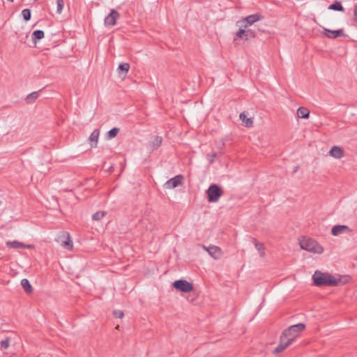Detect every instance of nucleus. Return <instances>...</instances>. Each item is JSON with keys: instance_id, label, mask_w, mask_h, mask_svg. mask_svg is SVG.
<instances>
[{"instance_id": "f257e3e1", "label": "nucleus", "mask_w": 357, "mask_h": 357, "mask_svg": "<svg viewBox=\"0 0 357 357\" xmlns=\"http://www.w3.org/2000/svg\"><path fill=\"white\" fill-rule=\"evenodd\" d=\"M305 328V325L300 323L292 325L288 328L284 330L280 335V343L275 349L273 353L277 354L284 351L292 344L295 339L298 336L299 333L303 331Z\"/></svg>"}, {"instance_id": "f03ea898", "label": "nucleus", "mask_w": 357, "mask_h": 357, "mask_svg": "<svg viewBox=\"0 0 357 357\" xmlns=\"http://www.w3.org/2000/svg\"><path fill=\"white\" fill-rule=\"evenodd\" d=\"M312 280L315 286L335 287L339 284L340 279H336L328 273H323L321 271H315L312 275Z\"/></svg>"}, {"instance_id": "7ed1b4c3", "label": "nucleus", "mask_w": 357, "mask_h": 357, "mask_svg": "<svg viewBox=\"0 0 357 357\" xmlns=\"http://www.w3.org/2000/svg\"><path fill=\"white\" fill-rule=\"evenodd\" d=\"M299 244L301 249L310 252L321 254L324 252V248L315 240L310 238L303 237L300 241Z\"/></svg>"}, {"instance_id": "20e7f679", "label": "nucleus", "mask_w": 357, "mask_h": 357, "mask_svg": "<svg viewBox=\"0 0 357 357\" xmlns=\"http://www.w3.org/2000/svg\"><path fill=\"white\" fill-rule=\"evenodd\" d=\"M206 193L207 195L208 202L214 203L217 202L220 199L222 196L224 191L218 185L213 183L208 187Z\"/></svg>"}, {"instance_id": "39448f33", "label": "nucleus", "mask_w": 357, "mask_h": 357, "mask_svg": "<svg viewBox=\"0 0 357 357\" xmlns=\"http://www.w3.org/2000/svg\"><path fill=\"white\" fill-rule=\"evenodd\" d=\"M263 16L259 13L248 15L236 22V25L240 27L247 29L248 26L252 25L255 22L261 20Z\"/></svg>"}, {"instance_id": "423d86ee", "label": "nucleus", "mask_w": 357, "mask_h": 357, "mask_svg": "<svg viewBox=\"0 0 357 357\" xmlns=\"http://www.w3.org/2000/svg\"><path fill=\"white\" fill-rule=\"evenodd\" d=\"M172 285L176 289L185 293L190 292L193 289L192 284L185 280H175Z\"/></svg>"}, {"instance_id": "0eeeda50", "label": "nucleus", "mask_w": 357, "mask_h": 357, "mask_svg": "<svg viewBox=\"0 0 357 357\" xmlns=\"http://www.w3.org/2000/svg\"><path fill=\"white\" fill-rule=\"evenodd\" d=\"M183 179L184 178L182 175H177L168 180L164 184V188L167 190L174 189L179 185H181L183 183Z\"/></svg>"}, {"instance_id": "6e6552de", "label": "nucleus", "mask_w": 357, "mask_h": 357, "mask_svg": "<svg viewBox=\"0 0 357 357\" xmlns=\"http://www.w3.org/2000/svg\"><path fill=\"white\" fill-rule=\"evenodd\" d=\"M203 249L208 252V253L215 259H218L222 256V252L220 247L216 245H210L206 247L203 245Z\"/></svg>"}, {"instance_id": "1a4fd4ad", "label": "nucleus", "mask_w": 357, "mask_h": 357, "mask_svg": "<svg viewBox=\"0 0 357 357\" xmlns=\"http://www.w3.org/2000/svg\"><path fill=\"white\" fill-rule=\"evenodd\" d=\"M58 241L61 245L68 250L73 248V241L70 239V236L68 233L63 232L62 234L59 237Z\"/></svg>"}, {"instance_id": "9d476101", "label": "nucleus", "mask_w": 357, "mask_h": 357, "mask_svg": "<svg viewBox=\"0 0 357 357\" xmlns=\"http://www.w3.org/2000/svg\"><path fill=\"white\" fill-rule=\"evenodd\" d=\"M119 16V13L116 10L112 9L110 13L107 15L105 18V25L106 26H114Z\"/></svg>"}, {"instance_id": "9b49d317", "label": "nucleus", "mask_w": 357, "mask_h": 357, "mask_svg": "<svg viewBox=\"0 0 357 357\" xmlns=\"http://www.w3.org/2000/svg\"><path fill=\"white\" fill-rule=\"evenodd\" d=\"M6 246L9 248H13V249H31L33 248V245H26L22 242L17 241H7L6 243Z\"/></svg>"}, {"instance_id": "f8f14e48", "label": "nucleus", "mask_w": 357, "mask_h": 357, "mask_svg": "<svg viewBox=\"0 0 357 357\" xmlns=\"http://www.w3.org/2000/svg\"><path fill=\"white\" fill-rule=\"evenodd\" d=\"M324 34L328 38L335 39L337 37L344 36V32L342 29H338V30H330L326 28H324Z\"/></svg>"}, {"instance_id": "ddd939ff", "label": "nucleus", "mask_w": 357, "mask_h": 357, "mask_svg": "<svg viewBox=\"0 0 357 357\" xmlns=\"http://www.w3.org/2000/svg\"><path fill=\"white\" fill-rule=\"evenodd\" d=\"M351 229L347 225H335L331 229V234L333 236H338L344 233H349Z\"/></svg>"}, {"instance_id": "4468645a", "label": "nucleus", "mask_w": 357, "mask_h": 357, "mask_svg": "<svg viewBox=\"0 0 357 357\" xmlns=\"http://www.w3.org/2000/svg\"><path fill=\"white\" fill-rule=\"evenodd\" d=\"M329 154L335 158L340 159L344 156V151L340 146H334L331 149Z\"/></svg>"}, {"instance_id": "2eb2a0df", "label": "nucleus", "mask_w": 357, "mask_h": 357, "mask_svg": "<svg viewBox=\"0 0 357 357\" xmlns=\"http://www.w3.org/2000/svg\"><path fill=\"white\" fill-rule=\"evenodd\" d=\"M99 135L100 130L98 129L94 130L90 135L89 140L92 147H96L97 146Z\"/></svg>"}, {"instance_id": "dca6fc26", "label": "nucleus", "mask_w": 357, "mask_h": 357, "mask_svg": "<svg viewBox=\"0 0 357 357\" xmlns=\"http://www.w3.org/2000/svg\"><path fill=\"white\" fill-rule=\"evenodd\" d=\"M239 117L245 127L250 128L252 126L253 119L248 118L245 112L241 113Z\"/></svg>"}, {"instance_id": "f3484780", "label": "nucleus", "mask_w": 357, "mask_h": 357, "mask_svg": "<svg viewBox=\"0 0 357 357\" xmlns=\"http://www.w3.org/2000/svg\"><path fill=\"white\" fill-rule=\"evenodd\" d=\"M252 243L255 244V246L259 252V255L261 257H264L265 256V247L264 243L258 242L256 238H252Z\"/></svg>"}, {"instance_id": "a211bd4d", "label": "nucleus", "mask_w": 357, "mask_h": 357, "mask_svg": "<svg viewBox=\"0 0 357 357\" xmlns=\"http://www.w3.org/2000/svg\"><path fill=\"white\" fill-rule=\"evenodd\" d=\"M21 285L26 294H31L33 291L32 287L29 281L24 278L21 280Z\"/></svg>"}, {"instance_id": "6ab92c4d", "label": "nucleus", "mask_w": 357, "mask_h": 357, "mask_svg": "<svg viewBox=\"0 0 357 357\" xmlns=\"http://www.w3.org/2000/svg\"><path fill=\"white\" fill-rule=\"evenodd\" d=\"M328 9L335 10V11H340V12L344 11V8L342 5L341 1H336L333 3L331 4L328 7Z\"/></svg>"}, {"instance_id": "aec40b11", "label": "nucleus", "mask_w": 357, "mask_h": 357, "mask_svg": "<svg viewBox=\"0 0 357 357\" xmlns=\"http://www.w3.org/2000/svg\"><path fill=\"white\" fill-rule=\"evenodd\" d=\"M297 115L299 118L307 119L310 115V111L305 107H301L297 109Z\"/></svg>"}, {"instance_id": "412c9836", "label": "nucleus", "mask_w": 357, "mask_h": 357, "mask_svg": "<svg viewBox=\"0 0 357 357\" xmlns=\"http://www.w3.org/2000/svg\"><path fill=\"white\" fill-rule=\"evenodd\" d=\"M39 93L38 91H34L29 94L26 98V102L28 104H31L36 101V100L38 98Z\"/></svg>"}, {"instance_id": "4be33fe9", "label": "nucleus", "mask_w": 357, "mask_h": 357, "mask_svg": "<svg viewBox=\"0 0 357 357\" xmlns=\"http://www.w3.org/2000/svg\"><path fill=\"white\" fill-rule=\"evenodd\" d=\"M45 33L42 30L34 31L32 34V40L36 43V40H40L44 38Z\"/></svg>"}, {"instance_id": "5701e85b", "label": "nucleus", "mask_w": 357, "mask_h": 357, "mask_svg": "<svg viewBox=\"0 0 357 357\" xmlns=\"http://www.w3.org/2000/svg\"><path fill=\"white\" fill-rule=\"evenodd\" d=\"M130 69V64L128 63H121L119 65L118 70L119 73H123L126 74Z\"/></svg>"}, {"instance_id": "b1692460", "label": "nucleus", "mask_w": 357, "mask_h": 357, "mask_svg": "<svg viewBox=\"0 0 357 357\" xmlns=\"http://www.w3.org/2000/svg\"><path fill=\"white\" fill-rule=\"evenodd\" d=\"M162 141V138L161 137L157 136L151 143L153 149H156L158 148L161 145Z\"/></svg>"}, {"instance_id": "393cba45", "label": "nucleus", "mask_w": 357, "mask_h": 357, "mask_svg": "<svg viewBox=\"0 0 357 357\" xmlns=\"http://www.w3.org/2000/svg\"><path fill=\"white\" fill-rule=\"evenodd\" d=\"M22 15L25 21H29L31 19V13L29 8H25L22 11Z\"/></svg>"}, {"instance_id": "a878e982", "label": "nucleus", "mask_w": 357, "mask_h": 357, "mask_svg": "<svg viewBox=\"0 0 357 357\" xmlns=\"http://www.w3.org/2000/svg\"><path fill=\"white\" fill-rule=\"evenodd\" d=\"M64 6V1L63 0H56V13L58 14H61L63 11Z\"/></svg>"}, {"instance_id": "bb28decb", "label": "nucleus", "mask_w": 357, "mask_h": 357, "mask_svg": "<svg viewBox=\"0 0 357 357\" xmlns=\"http://www.w3.org/2000/svg\"><path fill=\"white\" fill-rule=\"evenodd\" d=\"M105 211H97L93 215L92 219L93 220H100L105 216Z\"/></svg>"}, {"instance_id": "cd10ccee", "label": "nucleus", "mask_w": 357, "mask_h": 357, "mask_svg": "<svg viewBox=\"0 0 357 357\" xmlns=\"http://www.w3.org/2000/svg\"><path fill=\"white\" fill-rule=\"evenodd\" d=\"M119 132V128H113L107 132V136L109 139L114 138L117 135Z\"/></svg>"}, {"instance_id": "c85d7f7f", "label": "nucleus", "mask_w": 357, "mask_h": 357, "mask_svg": "<svg viewBox=\"0 0 357 357\" xmlns=\"http://www.w3.org/2000/svg\"><path fill=\"white\" fill-rule=\"evenodd\" d=\"M10 345V338L7 337L5 340H3L0 342V346L1 349H7Z\"/></svg>"}, {"instance_id": "c756f323", "label": "nucleus", "mask_w": 357, "mask_h": 357, "mask_svg": "<svg viewBox=\"0 0 357 357\" xmlns=\"http://www.w3.org/2000/svg\"><path fill=\"white\" fill-rule=\"evenodd\" d=\"M245 34H246V29L244 28V29H240L237 33H236V37L238 38H245Z\"/></svg>"}, {"instance_id": "7c9ffc66", "label": "nucleus", "mask_w": 357, "mask_h": 357, "mask_svg": "<svg viewBox=\"0 0 357 357\" xmlns=\"http://www.w3.org/2000/svg\"><path fill=\"white\" fill-rule=\"evenodd\" d=\"M255 33L251 29H246V34L245 40H248L249 38H255Z\"/></svg>"}, {"instance_id": "2f4dec72", "label": "nucleus", "mask_w": 357, "mask_h": 357, "mask_svg": "<svg viewBox=\"0 0 357 357\" xmlns=\"http://www.w3.org/2000/svg\"><path fill=\"white\" fill-rule=\"evenodd\" d=\"M217 156L216 153H213L211 154H207V159L209 161L210 164H212L214 161L215 158Z\"/></svg>"}, {"instance_id": "473e14b6", "label": "nucleus", "mask_w": 357, "mask_h": 357, "mask_svg": "<svg viewBox=\"0 0 357 357\" xmlns=\"http://www.w3.org/2000/svg\"><path fill=\"white\" fill-rule=\"evenodd\" d=\"M113 314L114 316L116 318H122L123 317V312L120 310H114Z\"/></svg>"}, {"instance_id": "72a5a7b5", "label": "nucleus", "mask_w": 357, "mask_h": 357, "mask_svg": "<svg viewBox=\"0 0 357 357\" xmlns=\"http://www.w3.org/2000/svg\"><path fill=\"white\" fill-rule=\"evenodd\" d=\"M354 25H357V4L355 6L354 10Z\"/></svg>"}, {"instance_id": "f704fd0d", "label": "nucleus", "mask_w": 357, "mask_h": 357, "mask_svg": "<svg viewBox=\"0 0 357 357\" xmlns=\"http://www.w3.org/2000/svg\"><path fill=\"white\" fill-rule=\"evenodd\" d=\"M298 166L295 167V168L294 169V172H296L298 170Z\"/></svg>"}, {"instance_id": "c9c22d12", "label": "nucleus", "mask_w": 357, "mask_h": 357, "mask_svg": "<svg viewBox=\"0 0 357 357\" xmlns=\"http://www.w3.org/2000/svg\"><path fill=\"white\" fill-rule=\"evenodd\" d=\"M10 2H13L14 0H8Z\"/></svg>"}]
</instances>
